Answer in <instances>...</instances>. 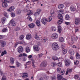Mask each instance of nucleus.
Wrapping results in <instances>:
<instances>
[{
	"mask_svg": "<svg viewBox=\"0 0 80 80\" xmlns=\"http://www.w3.org/2000/svg\"><path fill=\"white\" fill-rule=\"evenodd\" d=\"M52 48L53 50L57 51L59 49V46L58 44L54 43L52 44Z\"/></svg>",
	"mask_w": 80,
	"mask_h": 80,
	"instance_id": "nucleus-1",
	"label": "nucleus"
},
{
	"mask_svg": "<svg viewBox=\"0 0 80 80\" xmlns=\"http://www.w3.org/2000/svg\"><path fill=\"white\" fill-rule=\"evenodd\" d=\"M65 65L67 67H68L70 65L71 61L69 59L66 60L65 61Z\"/></svg>",
	"mask_w": 80,
	"mask_h": 80,
	"instance_id": "nucleus-2",
	"label": "nucleus"
},
{
	"mask_svg": "<svg viewBox=\"0 0 80 80\" xmlns=\"http://www.w3.org/2000/svg\"><path fill=\"white\" fill-rule=\"evenodd\" d=\"M18 52L19 53H22L23 52V49L22 46H20L18 48Z\"/></svg>",
	"mask_w": 80,
	"mask_h": 80,
	"instance_id": "nucleus-3",
	"label": "nucleus"
},
{
	"mask_svg": "<svg viewBox=\"0 0 80 80\" xmlns=\"http://www.w3.org/2000/svg\"><path fill=\"white\" fill-rule=\"evenodd\" d=\"M47 61H43L42 62L41 64L40 65V66L41 67H47Z\"/></svg>",
	"mask_w": 80,
	"mask_h": 80,
	"instance_id": "nucleus-4",
	"label": "nucleus"
},
{
	"mask_svg": "<svg viewBox=\"0 0 80 80\" xmlns=\"http://www.w3.org/2000/svg\"><path fill=\"white\" fill-rule=\"evenodd\" d=\"M47 22L48 21L46 18H42L41 22L43 24H44V25H45V24H46V23H47Z\"/></svg>",
	"mask_w": 80,
	"mask_h": 80,
	"instance_id": "nucleus-5",
	"label": "nucleus"
},
{
	"mask_svg": "<svg viewBox=\"0 0 80 80\" xmlns=\"http://www.w3.org/2000/svg\"><path fill=\"white\" fill-rule=\"evenodd\" d=\"M0 43H1V46L2 47H3L6 45V42L5 41H2V40H0Z\"/></svg>",
	"mask_w": 80,
	"mask_h": 80,
	"instance_id": "nucleus-6",
	"label": "nucleus"
},
{
	"mask_svg": "<svg viewBox=\"0 0 80 80\" xmlns=\"http://www.w3.org/2000/svg\"><path fill=\"white\" fill-rule=\"evenodd\" d=\"M58 37V36L57 34L56 33H54L52 36V38L53 39H55V38H57Z\"/></svg>",
	"mask_w": 80,
	"mask_h": 80,
	"instance_id": "nucleus-7",
	"label": "nucleus"
},
{
	"mask_svg": "<svg viewBox=\"0 0 80 80\" xmlns=\"http://www.w3.org/2000/svg\"><path fill=\"white\" fill-rule=\"evenodd\" d=\"M35 51L38 52L40 50V48L38 46L35 45L33 47Z\"/></svg>",
	"mask_w": 80,
	"mask_h": 80,
	"instance_id": "nucleus-8",
	"label": "nucleus"
},
{
	"mask_svg": "<svg viewBox=\"0 0 80 80\" xmlns=\"http://www.w3.org/2000/svg\"><path fill=\"white\" fill-rule=\"evenodd\" d=\"M75 23L76 25H79L80 24V18H77L75 19Z\"/></svg>",
	"mask_w": 80,
	"mask_h": 80,
	"instance_id": "nucleus-9",
	"label": "nucleus"
},
{
	"mask_svg": "<svg viewBox=\"0 0 80 80\" xmlns=\"http://www.w3.org/2000/svg\"><path fill=\"white\" fill-rule=\"evenodd\" d=\"M31 38H32V35H31V34L30 33L27 34L26 37V39H27V40H30L31 39Z\"/></svg>",
	"mask_w": 80,
	"mask_h": 80,
	"instance_id": "nucleus-10",
	"label": "nucleus"
},
{
	"mask_svg": "<svg viewBox=\"0 0 80 80\" xmlns=\"http://www.w3.org/2000/svg\"><path fill=\"white\" fill-rule=\"evenodd\" d=\"M41 12L40 9H38L37 10L36 12L34 14V16H36V15H38L40 14V12Z\"/></svg>",
	"mask_w": 80,
	"mask_h": 80,
	"instance_id": "nucleus-11",
	"label": "nucleus"
},
{
	"mask_svg": "<svg viewBox=\"0 0 80 80\" xmlns=\"http://www.w3.org/2000/svg\"><path fill=\"white\" fill-rule=\"evenodd\" d=\"M15 9V7L13 6H11L7 10L8 12H13Z\"/></svg>",
	"mask_w": 80,
	"mask_h": 80,
	"instance_id": "nucleus-12",
	"label": "nucleus"
},
{
	"mask_svg": "<svg viewBox=\"0 0 80 80\" xmlns=\"http://www.w3.org/2000/svg\"><path fill=\"white\" fill-rule=\"evenodd\" d=\"M73 70V69L72 68L71 69H67V72L66 73V75H68V73H70L71 72H72V71Z\"/></svg>",
	"mask_w": 80,
	"mask_h": 80,
	"instance_id": "nucleus-13",
	"label": "nucleus"
},
{
	"mask_svg": "<svg viewBox=\"0 0 80 80\" xmlns=\"http://www.w3.org/2000/svg\"><path fill=\"white\" fill-rule=\"evenodd\" d=\"M28 26L30 28H33L35 27V24L34 23H32L31 24L28 25Z\"/></svg>",
	"mask_w": 80,
	"mask_h": 80,
	"instance_id": "nucleus-14",
	"label": "nucleus"
},
{
	"mask_svg": "<svg viewBox=\"0 0 80 80\" xmlns=\"http://www.w3.org/2000/svg\"><path fill=\"white\" fill-rule=\"evenodd\" d=\"M55 10H52L51 12V14L53 17H54L55 16Z\"/></svg>",
	"mask_w": 80,
	"mask_h": 80,
	"instance_id": "nucleus-15",
	"label": "nucleus"
},
{
	"mask_svg": "<svg viewBox=\"0 0 80 80\" xmlns=\"http://www.w3.org/2000/svg\"><path fill=\"white\" fill-rule=\"evenodd\" d=\"M71 10L72 12H74L76 10V8H75V6L73 5H71L70 7Z\"/></svg>",
	"mask_w": 80,
	"mask_h": 80,
	"instance_id": "nucleus-16",
	"label": "nucleus"
},
{
	"mask_svg": "<svg viewBox=\"0 0 80 80\" xmlns=\"http://www.w3.org/2000/svg\"><path fill=\"white\" fill-rule=\"evenodd\" d=\"M10 22L11 23L12 26H15L16 25V22H15L13 19L11 20Z\"/></svg>",
	"mask_w": 80,
	"mask_h": 80,
	"instance_id": "nucleus-17",
	"label": "nucleus"
},
{
	"mask_svg": "<svg viewBox=\"0 0 80 80\" xmlns=\"http://www.w3.org/2000/svg\"><path fill=\"white\" fill-rule=\"evenodd\" d=\"M7 2H3L2 3V6L3 7L5 8V7H7L8 6V4H7Z\"/></svg>",
	"mask_w": 80,
	"mask_h": 80,
	"instance_id": "nucleus-18",
	"label": "nucleus"
},
{
	"mask_svg": "<svg viewBox=\"0 0 80 80\" xmlns=\"http://www.w3.org/2000/svg\"><path fill=\"white\" fill-rule=\"evenodd\" d=\"M71 40L72 41H73V40H75L76 41H77V40H78V38L76 36L74 37V36H72Z\"/></svg>",
	"mask_w": 80,
	"mask_h": 80,
	"instance_id": "nucleus-19",
	"label": "nucleus"
},
{
	"mask_svg": "<svg viewBox=\"0 0 80 80\" xmlns=\"http://www.w3.org/2000/svg\"><path fill=\"white\" fill-rule=\"evenodd\" d=\"M57 77L58 80H61L63 78V77L60 74H58Z\"/></svg>",
	"mask_w": 80,
	"mask_h": 80,
	"instance_id": "nucleus-20",
	"label": "nucleus"
},
{
	"mask_svg": "<svg viewBox=\"0 0 80 80\" xmlns=\"http://www.w3.org/2000/svg\"><path fill=\"white\" fill-rule=\"evenodd\" d=\"M36 23L38 27H40V26H41L40 22L38 20H37L36 21Z\"/></svg>",
	"mask_w": 80,
	"mask_h": 80,
	"instance_id": "nucleus-21",
	"label": "nucleus"
},
{
	"mask_svg": "<svg viewBox=\"0 0 80 80\" xmlns=\"http://www.w3.org/2000/svg\"><path fill=\"white\" fill-rule=\"evenodd\" d=\"M69 52L71 55H74V53H75V52H74V51L72 49L70 50L69 51Z\"/></svg>",
	"mask_w": 80,
	"mask_h": 80,
	"instance_id": "nucleus-22",
	"label": "nucleus"
},
{
	"mask_svg": "<svg viewBox=\"0 0 80 80\" xmlns=\"http://www.w3.org/2000/svg\"><path fill=\"white\" fill-rule=\"evenodd\" d=\"M47 40H48V39L46 37L43 38L41 40V41L42 42H46Z\"/></svg>",
	"mask_w": 80,
	"mask_h": 80,
	"instance_id": "nucleus-23",
	"label": "nucleus"
},
{
	"mask_svg": "<svg viewBox=\"0 0 80 80\" xmlns=\"http://www.w3.org/2000/svg\"><path fill=\"white\" fill-rule=\"evenodd\" d=\"M64 7V5L63 4H61L59 5L58 6V8L60 10H61V9H63Z\"/></svg>",
	"mask_w": 80,
	"mask_h": 80,
	"instance_id": "nucleus-24",
	"label": "nucleus"
},
{
	"mask_svg": "<svg viewBox=\"0 0 80 80\" xmlns=\"http://www.w3.org/2000/svg\"><path fill=\"white\" fill-rule=\"evenodd\" d=\"M10 61L11 62V64L12 65L14 63V61H15V59L11 57L10 58Z\"/></svg>",
	"mask_w": 80,
	"mask_h": 80,
	"instance_id": "nucleus-25",
	"label": "nucleus"
},
{
	"mask_svg": "<svg viewBox=\"0 0 80 80\" xmlns=\"http://www.w3.org/2000/svg\"><path fill=\"white\" fill-rule=\"evenodd\" d=\"M22 76L24 78H27V77H28V74L27 73H24L22 74Z\"/></svg>",
	"mask_w": 80,
	"mask_h": 80,
	"instance_id": "nucleus-26",
	"label": "nucleus"
},
{
	"mask_svg": "<svg viewBox=\"0 0 80 80\" xmlns=\"http://www.w3.org/2000/svg\"><path fill=\"white\" fill-rule=\"evenodd\" d=\"M22 12V10L20 9H18L16 10V13L18 15H20Z\"/></svg>",
	"mask_w": 80,
	"mask_h": 80,
	"instance_id": "nucleus-27",
	"label": "nucleus"
},
{
	"mask_svg": "<svg viewBox=\"0 0 80 80\" xmlns=\"http://www.w3.org/2000/svg\"><path fill=\"white\" fill-rule=\"evenodd\" d=\"M63 19H61L58 21V25H60L61 24V23H63Z\"/></svg>",
	"mask_w": 80,
	"mask_h": 80,
	"instance_id": "nucleus-28",
	"label": "nucleus"
},
{
	"mask_svg": "<svg viewBox=\"0 0 80 80\" xmlns=\"http://www.w3.org/2000/svg\"><path fill=\"white\" fill-rule=\"evenodd\" d=\"M51 65L53 67H55L57 65V63L55 62H52L51 63Z\"/></svg>",
	"mask_w": 80,
	"mask_h": 80,
	"instance_id": "nucleus-29",
	"label": "nucleus"
},
{
	"mask_svg": "<svg viewBox=\"0 0 80 80\" xmlns=\"http://www.w3.org/2000/svg\"><path fill=\"white\" fill-rule=\"evenodd\" d=\"M58 18L60 19H63V16H62V15H61L60 14H58Z\"/></svg>",
	"mask_w": 80,
	"mask_h": 80,
	"instance_id": "nucleus-30",
	"label": "nucleus"
},
{
	"mask_svg": "<svg viewBox=\"0 0 80 80\" xmlns=\"http://www.w3.org/2000/svg\"><path fill=\"white\" fill-rule=\"evenodd\" d=\"M58 32L59 33L62 32V27L60 26H58Z\"/></svg>",
	"mask_w": 80,
	"mask_h": 80,
	"instance_id": "nucleus-31",
	"label": "nucleus"
},
{
	"mask_svg": "<svg viewBox=\"0 0 80 80\" xmlns=\"http://www.w3.org/2000/svg\"><path fill=\"white\" fill-rule=\"evenodd\" d=\"M59 41L60 42H63L64 41V38L62 37H60L59 39Z\"/></svg>",
	"mask_w": 80,
	"mask_h": 80,
	"instance_id": "nucleus-32",
	"label": "nucleus"
},
{
	"mask_svg": "<svg viewBox=\"0 0 80 80\" xmlns=\"http://www.w3.org/2000/svg\"><path fill=\"white\" fill-rule=\"evenodd\" d=\"M2 22V23H5V22L6 21V18H3L1 19Z\"/></svg>",
	"mask_w": 80,
	"mask_h": 80,
	"instance_id": "nucleus-33",
	"label": "nucleus"
},
{
	"mask_svg": "<svg viewBox=\"0 0 80 80\" xmlns=\"http://www.w3.org/2000/svg\"><path fill=\"white\" fill-rule=\"evenodd\" d=\"M27 15H32V10L28 11Z\"/></svg>",
	"mask_w": 80,
	"mask_h": 80,
	"instance_id": "nucleus-34",
	"label": "nucleus"
},
{
	"mask_svg": "<svg viewBox=\"0 0 80 80\" xmlns=\"http://www.w3.org/2000/svg\"><path fill=\"white\" fill-rule=\"evenodd\" d=\"M65 4L66 5V6H69L72 4V3L70 2H65Z\"/></svg>",
	"mask_w": 80,
	"mask_h": 80,
	"instance_id": "nucleus-35",
	"label": "nucleus"
},
{
	"mask_svg": "<svg viewBox=\"0 0 80 80\" xmlns=\"http://www.w3.org/2000/svg\"><path fill=\"white\" fill-rule=\"evenodd\" d=\"M65 19L67 20H68L70 19V16L68 14H67L65 17Z\"/></svg>",
	"mask_w": 80,
	"mask_h": 80,
	"instance_id": "nucleus-36",
	"label": "nucleus"
},
{
	"mask_svg": "<svg viewBox=\"0 0 80 80\" xmlns=\"http://www.w3.org/2000/svg\"><path fill=\"white\" fill-rule=\"evenodd\" d=\"M52 20V16H50L48 17L47 21L48 22H51Z\"/></svg>",
	"mask_w": 80,
	"mask_h": 80,
	"instance_id": "nucleus-37",
	"label": "nucleus"
},
{
	"mask_svg": "<svg viewBox=\"0 0 80 80\" xmlns=\"http://www.w3.org/2000/svg\"><path fill=\"white\" fill-rule=\"evenodd\" d=\"M76 57L77 59H80V56L78 52H77L76 53Z\"/></svg>",
	"mask_w": 80,
	"mask_h": 80,
	"instance_id": "nucleus-38",
	"label": "nucleus"
},
{
	"mask_svg": "<svg viewBox=\"0 0 80 80\" xmlns=\"http://www.w3.org/2000/svg\"><path fill=\"white\" fill-rule=\"evenodd\" d=\"M30 48L28 47H27L26 49V53H28L30 52Z\"/></svg>",
	"mask_w": 80,
	"mask_h": 80,
	"instance_id": "nucleus-39",
	"label": "nucleus"
},
{
	"mask_svg": "<svg viewBox=\"0 0 80 80\" xmlns=\"http://www.w3.org/2000/svg\"><path fill=\"white\" fill-rule=\"evenodd\" d=\"M52 60L54 61L57 60L58 59V58L56 57V56H53L52 57Z\"/></svg>",
	"mask_w": 80,
	"mask_h": 80,
	"instance_id": "nucleus-40",
	"label": "nucleus"
},
{
	"mask_svg": "<svg viewBox=\"0 0 80 80\" xmlns=\"http://www.w3.org/2000/svg\"><path fill=\"white\" fill-rule=\"evenodd\" d=\"M16 65L18 67H19L20 65H21V63L18 62V61H17L16 62Z\"/></svg>",
	"mask_w": 80,
	"mask_h": 80,
	"instance_id": "nucleus-41",
	"label": "nucleus"
},
{
	"mask_svg": "<svg viewBox=\"0 0 80 80\" xmlns=\"http://www.w3.org/2000/svg\"><path fill=\"white\" fill-rule=\"evenodd\" d=\"M74 64L75 65H78V63H79V61L78 60H75L74 61Z\"/></svg>",
	"mask_w": 80,
	"mask_h": 80,
	"instance_id": "nucleus-42",
	"label": "nucleus"
},
{
	"mask_svg": "<svg viewBox=\"0 0 80 80\" xmlns=\"http://www.w3.org/2000/svg\"><path fill=\"white\" fill-rule=\"evenodd\" d=\"M35 38L36 39V40H40V37H39L38 36L36 35L35 36Z\"/></svg>",
	"mask_w": 80,
	"mask_h": 80,
	"instance_id": "nucleus-43",
	"label": "nucleus"
},
{
	"mask_svg": "<svg viewBox=\"0 0 80 80\" xmlns=\"http://www.w3.org/2000/svg\"><path fill=\"white\" fill-rule=\"evenodd\" d=\"M7 54V51H4V52H2L1 53V56H3L4 55Z\"/></svg>",
	"mask_w": 80,
	"mask_h": 80,
	"instance_id": "nucleus-44",
	"label": "nucleus"
},
{
	"mask_svg": "<svg viewBox=\"0 0 80 80\" xmlns=\"http://www.w3.org/2000/svg\"><path fill=\"white\" fill-rule=\"evenodd\" d=\"M58 13L59 14V15H62V14H63V13H64V12L62 11L61 10H60L59 11Z\"/></svg>",
	"mask_w": 80,
	"mask_h": 80,
	"instance_id": "nucleus-45",
	"label": "nucleus"
},
{
	"mask_svg": "<svg viewBox=\"0 0 80 80\" xmlns=\"http://www.w3.org/2000/svg\"><path fill=\"white\" fill-rule=\"evenodd\" d=\"M67 49H66L65 50H63L62 51V53L64 55H65L67 53Z\"/></svg>",
	"mask_w": 80,
	"mask_h": 80,
	"instance_id": "nucleus-46",
	"label": "nucleus"
},
{
	"mask_svg": "<svg viewBox=\"0 0 80 80\" xmlns=\"http://www.w3.org/2000/svg\"><path fill=\"white\" fill-rule=\"evenodd\" d=\"M51 30L52 31H53V32L55 31H56L57 29L55 27H52L51 28Z\"/></svg>",
	"mask_w": 80,
	"mask_h": 80,
	"instance_id": "nucleus-47",
	"label": "nucleus"
},
{
	"mask_svg": "<svg viewBox=\"0 0 80 80\" xmlns=\"http://www.w3.org/2000/svg\"><path fill=\"white\" fill-rule=\"evenodd\" d=\"M25 36H24V35H22L21 36L19 37V38L21 40H22L23 39V38H24Z\"/></svg>",
	"mask_w": 80,
	"mask_h": 80,
	"instance_id": "nucleus-48",
	"label": "nucleus"
},
{
	"mask_svg": "<svg viewBox=\"0 0 80 80\" xmlns=\"http://www.w3.org/2000/svg\"><path fill=\"white\" fill-rule=\"evenodd\" d=\"M11 16L13 18L15 16V13H14V12H11Z\"/></svg>",
	"mask_w": 80,
	"mask_h": 80,
	"instance_id": "nucleus-49",
	"label": "nucleus"
},
{
	"mask_svg": "<svg viewBox=\"0 0 80 80\" xmlns=\"http://www.w3.org/2000/svg\"><path fill=\"white\" fill-rule=\"evenodd\" d=\"M65 73V70H62L61 72V75H64V73Z\"/></svg>",
	"mask_w": 80,
	"mask_h": 80,
	"instance_id": "nucleus-50",
	"label": "nucleus"
},
{
	"mask_svg": "<svg viewBox=\"0 0 80 80\" xmlns=\"http://www.w3.org/2000/svg\"><path fill=\"white\" fill-rule=\"evenodd\" d=\"M63 60V59L62 58H58V62H61V61H62Z\"/></svg>",
	"mask_w": 80,
	"mask_h": 80,
	"instance_id": "nucleus-51",
	"label": "nucleus"
},
{
	"mask_svg": "<svg viewBox=\"0 0 80 80\" xmlns=\"http://www.w3.org/2000/svg\"><path fill=\"white\" fill-rule=\"evenodd\" d=\"M61 50H62L65 48V45H63V44H62L61 46Z\"/></svg>",
	"mask_w": 80,
	"mask_h": 80,
	"instance_id": "nucleus-52",
	"label": "nucleus"
},
{
	"mask_svg": "<svg viewBox=\"0 0 80 80\" xmlns=\"http://www.w3.org/2000/svg\"><path fill=\"white\" fill-rule=\"evenodd\" d=\"M57 65H58V67H62V62H59L57 64Z\"/></svg>",
	"mask_w": 80,
	"mask_h": 80,
	"instance_id": "nucleus-53",
	"label": "nucleus"
},
{
	"mask_svg": "<svg viewBox=\"0 0 80 80\" xmlns=\"http://www.w3.org/2000/svg\"><path fill=\"white\" fill-rule=\"evenodd\" d=\"M19 44H22L23 45H24L25 44V42L24 41H22L20 42H19Z\"/></svg>",
	"mask_w": 80,
	"mask_h": 80,
	"instance_id": "nucleus-54",
	"label": "nucleus"
},
{
	"mask_svg": "<svg viewBox=\"0 0 80 80\" xmlns=\"http://www.w3.org/2000/svg\"><path fill=\"white\" fill-rule=\"evenodd\" d=\"M60 71H61V68H58L57 69V72L59 73L60 72Z\"/></svg>",
	"mask_w": 80,
	"mask_h": 80,
	"instance_id": "nucleus-55",
	"label": "nucleus"
},
{
	"mask_svg": "<svg viewBox=\"0 0 80 80\" xmlns=\"http://www.w3.org/2000/svg\"><path fill=\"white\" fill-rule=\"evenodd\" d=\"M28 20H29L30 22H32V21L33 20L32 19V18H31V17H30V16H29L28 17Z\"/></svg>",
	"mask_w": 80,
	"mask_h": 80,
	"instance_id": "nucleus-56",
	"label": "nucleus"
},
{
	"mask_svg": "<svg viewBox=\"0 0 80 80\" xmlns=\"http://www.w3.org/2000/svg\"><path fill=\"white\" fill-rule=\"evenodd\" d=\"M42 56H43V54L42 53H41L38 54V57H39V58H40V57H42Z\"/></svg>",
	"mask_w": 80,
	"mask_h": 80,
	"instance_id": "nucleus-57",
	"label": "nucleus"
},
{
	"mask_svg": "<svg viewBox=\"0 0 80 80\" xmlns=\"http://www.w3.org/2000/svg\"><path fill=\"white\" fill-rule=\"evenodd\" d=\"M4 15L5 16L6 18H8V14L7 13L5 12L4 13Z\"/></svg>",
	"mask_w": 80,
	"mask_h": 80,
	"instance_id": "nucleus-58",
	"label": "nucleus"
},
{
	"mask_svg": "<svg viewBox=\"0 0 80 80\" xmlns=\"http://www.w3.org/2000/svg\"><path fill=\"white\" fill-rule=\"evenodd\" d=\"M31 64V61H29L26 63V64L28 65H30Z\"/></svg>",
	"mask_w": 80,
	"mask_h": 80,
	"instance_id": "nucleus-59",
	"label": "nucleus"
},
{
	"mask_svg": "<svg viewBox=\"0 0 80 80\" xmlns=\"http://www.w3.org/2000/svg\"><path fill=\"white\" fill-rule=\"evenodd\" d=\"M43 78H44V79H45V80H48V78H49V77L48 76H46L45 77H43Z\"/></svg>",
	"mask_w": 80,
	"mask_h": 80,
	"instance_id": "nucleus-60",
	"label": "nucleus"
},
{
	"mask_svg": "<svg viewBox=\"0 0 80 80\" xmlns=\"http://www.w3.org/2000/svg\"><path fill=\"white\" fill-rule=\"evenodd\" d=\"M7 80V78H6V77L5 76L3 77L1 79V80Z\"/></svg>",
	"mask_w": 80,
	"mask_h": 80,
	"instance_id": "nucleus-61",
	"label": "nucleus"
},
{
	"mask_svg": "<svg viewBox=\"0 0 80 80\" xmlns=\"http://www.w3.org/2000/svg\"><path fill=\"white\" fill-rule=\"evenodd\" d=\"M7 28H4L3 30H2V32H5L7 31Z\"/></svg>",
	"mask_w": 80,
	"mask_h": 80,
	"instance_id": "nucleus-62",
	"label": "nucleus"
},
{
	"mask_svg": "<svg viewBox=\"0 0 80 80\" xmlns=\"http://www.w3.org/2000/svg\"><path fill=\"white\" fill-rule=\"evenodd\" d=\"M74 78L76 79H78V75L75 76Z\"/></svg>",
	"mask_w": 80,
	"mask_h": 80,
	"instance_id": "nucleus-63",
	"label": "nucleus"
},
{
	"mask_svg": "<svg viewBox=\"0 0 80 80\" xmlns=\"http://www.w3.org/2000/svg\"><path fill=\"white\" fill-rule=\"evenodd\" d=\"M52 80H56V77H53L51 78Z\"/></svg>",
	"mask_w": 80,
	"mask_h": 80,
	"instance_id": "nucleus-64",
	"label": "nucleus"
}]
</instances>
